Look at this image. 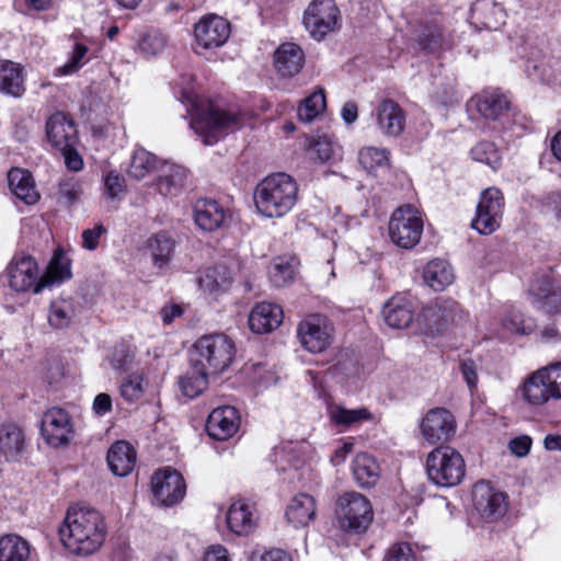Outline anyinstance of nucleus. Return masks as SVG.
Returning a JSON list of instances; mask_svg holds the SVG:
<instances>
[{"instance_id": "50", "label": "nucleus", "mask_w": 561, "mask_h": 561, "mask_svg": "<svg viewBox=\"0 0 561 561\" xmlns=\"http://www.w3.org/2000/svg\"><path fill=\"white\" fill-rule=\"evenodd\" d=\"M295 276L294 266L283 260L278 259L273 263L270 270V279L272 284L276 287H283L293 282Z\"/></svg>"}, {"instance_id": "26", "label": "nucleus", "mask_w": 561, "mask_h": 561, "mask_svg": "<svg viewBox=\"0 0 561 561\" xmlns=\"http://www.w3.org/2000/svg\"><path fill=\"white\" fill-rule=\"evenodd\" d=\"M285 516L289 524L296 526H308L314 523L317 517L316 500L307 493L296 495L288 504Z\"/></svg>"}, {"instance_id": "29", "label": "nucleus", "mask_w": 561, "mask_h": 561, "mask_svg": "<svg viewBox=\"0 0 561 561\" xmlns=\"http://www.w3.org/2000/svg\"><path fill=\"white\" fill-rule=\"evenodd\" d=\"M25 449L23 431L13 423L0 425V454L8 461H16Z\"/></svg>"}, {"instance_id": "61", "label": "nucleus", "mask_w": 561, "mask_h": 561, "mask_svg": "<svg viewBox=\"0 0 561 561\" xmlns=\"http://www.w3.org/2000/svg\"><path fill=\"white\" fill-rule=\"evenodd\" d=\"M104 185L107 195L114 198L124 190V178L112 171L106 175Z\"/></svg>"}, {"instance_id": "23", "label": "nucleus", "mask_w": 561, "mask_h": 561, "mask_svg": "<svg viewBox=\"0 0 561 561\" xmlns=\"http://www.w3.org/2000/svg\"><path fill=\"white\" fill-rule=\"evenodd\" d=\"M305 64L302 49L294 43L282 44L274 54V65L283 78H293L300 72Z\"/></svg>"}, {"instance_id": "6", "label": "nucleus", "mask_w": 561, "mask_h": 561, "mask_svg": "<svg viewBox=\"0 0 561 561\" xmlns=\"http://www.w3.org/2000/svg\"><path fill=\"white\" fill-rule=\"evenodd\" d=\"M334 328L323 314L312 313L305 317L297 325L300 345L310 353H322L333 342Z\"/></svg>"}, {"instance_id": "47", "label": "nucleus", "mask_w": 561, "mask_h": 561, "mask_svg": "<svg viewBox=\"0 0 561 561\" xmlns=\"http://www.w3.org/2000/svg\"><path fill=\"white\" fill-rule=\"evenodd\" d=\"M502 328L513 334H529L535 328L533 319L524 316L515 308H507L501 319Z\"/></svg>"}, {"instance_id": "3", "label": "nucleus", "mask_w": 561, "mask_h": 561, "mask_svg": "<svg viewBox=\"0 0 561 561\" xmlns=\"http://www.w3.org/2000/svg\"><path fill=\"white\" fill-rule=\"evenodd\" d=\"M236 357L233 342L225 334H206L193 345L191 363L210 375L225 371Z\"/></svg>"}, {"instance_id": "52", "label": "nucleus", "mask_w": 561, "mask_h": 561, "mask_svg": "<svg viewBox=\"0 0 561 561\" xmlns=\"http://www.w3.org/2000/svg\"><path fill=\"white\" fill-rule=\"evenodd\" d=\"M47 274L49 279L45 280L46 285L48 283L62 282L64 279L69 278L71 276V272L68 260L60 253H56L48 264Z\"/></svg>"}, {"instance_id": "5", "label": "nucleus", "mask_w": 561, "mask_h": 561, "mask_svg": "<svg viewBox=\"0 0 561 561\" xmlns=\"http://www.w3.org/2000/svg\"><path fill=\"white\" fill-rule=\"evenodd\" d=\"M423 227L421 213L412 205H403L392 213L388 229L396 245L411 250L420 242Z\"/></svg>"}, {"instance_id": "54", "label": "nucleus", "mask_w": 561, "mask_h": 561, "mask_svg": "<svg viewBox=\"0 0 561 561\" xmlns=\"http://www.w3.org/2000/svg\"><path fill=\"white\" fill-rule=\"evenodd\" d=\"M333 154V147L329 139L318 138L310 142L308 147V156L311 160L325 162L331 159Z\"/></svg>"}, {"instance_id": "46", "label": "nucleus", "mask_w": 561, "mask_h": 561, "mask_svg": "<svg viewBox=\"0 0 561 561\" xmlns=\"http://www.w3.org/2000/svg\"><path fill=\"white\" fill-rule=\"evenodd\" d=\"M471 158L486 164L492 170H497L502 164V154L494 142L480 141L470 150Z\"/></svg>"}, {"instance_id": "4", "label": "nucleus", "mask_w": 561, "mask_h": 561, "mask_svg": "<svg viewBox=\"0 0 561 561\" xmlns=\"http://www.w3.org/2000/svg\"><path fill=\"white\" fill-rule=\"evenodd\" d=\"M426 470L436 485L450 488L459 484L465 477L463 457L456 449L445 446L435 448L426 460Z\"/></svg>"}, {"instance_id": "12", "label": "nucleus", "mask_w": 561, "mask_h": 561, "mask_svg": "<svg viewBox=\"0 0 561 561\" xmlns=\"http://www.w3.org/2000/svg\"><path fill=\"white\" fill-rule=\"evenodd\" d=\"M339 18L333 0H312L304 12V25L314 38H322L331 32Z\"/></svg>"}, {"instance_id": "27", "label": "nucleus", "mask_w": 561, "mask_h": 561, "mask_svg": "<svg viewBox=\"0 0 561 561\" xmlns=\"http://www.w3.org/2000/svg\"><path fill=\"white\" fill-rule=\"evenodd\" d=\"M188 170L175 163H164L158 179L160 194L178 196L186 186Z\"/></svg>"}, {"instance_id": "55", "label": "nucleus", "mask_w": 561, "mask_h": 561, "mask_svg": "<svg viewBox=\"0 0 561 561\" xmlns=\"http://www.w3.org/2000/svg\"><path fill=\"white\" fill-rule=\"evenodd\" d=\"M456 309L457 305L455 302H444L443 305H437L436 307L428 309L427 312L430 313V317H436L438 320L437 331H440L443 327L454 321Z\"/></svg>"}, {"instance_id": "21", "label": "nucleus", "mask_w": 561, "mask_h": 561, "mask_svg": "<svg viewBox=\"0 0 561 561\" xmlns=\"http://www.w3.org/2000/svg\"><path fill=\"white\" fill-rule=\"evenodd\" d=\"M414 313V302L407 295L391 297L382 309L386 323L393 329L408 328L413 321Z\"/></svg>"}, {"instance_id": "1", "label": "nucleus", "mask_w": 561, "mask_h": 561, "mask_svg": "<svg viewBox=\"0 0 561 561\" xmlns=\"http://www.w3.org/2000/svg\"><path fill=\"white\" fill-rule=\"evenodd\" d=\"M298 197L296 181L286 173L263 179L254 190V205L267 218H280L289 213Z\"/></svg>"}, {"instance_id": "36", "label": "nucleus", "mask_w": 561, "mask_h": 561, "mask_svg": "<svg viewBox=\"0 0 561 561\" xmlns=\"http://www.w3.org/2000/svg\"><path fill=\"white\" fill-rule=\"evenodd\" d=\"M30 545L19 535L8 534L0 537V561H27Z\"/></svg>"}, {"instance_id": "7", "label": "nucleus", "mask_w": 561, "mask_h": 561, "mask_svg": "<svg viewBox=\"0 0 561 561\" xmlns=\"http://www.w3.org/2000/svg\"><path fill=\"white\" fill-rule=\"evenodd\" d=\"M504 197L496 187L485 188L479 198L471 227L481 234H491L500 228Z\"/></svg>"}, {"instance_id": "39", "label": "nucleus", "mask_w": 561, "mask_h": 561, "mask_svg": "<svg viewBox=\"0 0 561 561\" xmlns=\"http://www.w3.org/2000/svg\"><path fill=\"white\" fill-rule=\"evenodd\" d=\"M102 522L103 517L99 511L77 503L68 508L62 526H99Z\"/></svg>"}, {"instance_id": "59", "label": "nucleus", "mask_w": 561, "mask_h": 561, "mask_svg": "<svg viewBox=\"0 0 561 561\" xmlns=\"http://www.w3.org/2000/svg\"><path fill=\"white\" fill-rule=\"evenodd\" d=\"M107 232L102 224H96L91 229L82 231V247L85 250L94 251L99 247L100 238Z\"/></svg>"}, {"instance_id": "24", "label": "nucleus", "mask_w": 561, "mask_h": 561, "mask_svg": "<svg viewBox=\"0 0 561 561\" xmlns=\"http://www.w3.org/2000/svg\"><path fill=\"white\" fill-rule=\"evenodd\" d=\"M283 310L271 302L257 304L249 316L250 329L259 334L268 333L282 323Z\"/></svg>"}, {"instance_id": "25", "label": "nucleus", "mask_w": 561, "mask_h": 561, "mask_svg": "<svg viewBox=\"0 0 561 561\" xmlns=\"http://www.w3.org/2000/svg\"><path fill=\"white\" fill-rule=\"evenodd\" d=\"M8 183L12 194L26 205H33L39 199V194L30 171L12 168L8 172Z\"/></svg>"}, {"instance_id": "16", "label": "nucleus", "mask_w": 561, "mask_h": 561, "mask_svg": "<svg viewBox=\"0 0 561 561\" xmlns=\"http://www.w3.org/2000/svg\"><path fill=\"white\" fill-rule=\"evenodd\" d=\"M42 434L47 444L53 447L66 445L70 440L72 425L67 411L61 408H51L42 419Z\"/></svg>"}, {"instance_id": "31", "label": "nucleus", "mask_w": 561, "mask_h": 561, "mask_svg": "<svg viewBox=\"0 0 561 561\" xmlns=\"http://www.w3.org/2000/svg\"><path fill=\"white\" fill-rule=\"evenodd\" d=\"M546 371L540 368L533 373L522 388L524 399L533 405H541L553 400V393L545 377Z\"/></svg>"}, {"instance_id": "44", "label": "nucleus", "mask_w": 561, "mask_h": 561, "mask_svg": "<svg viewBox=\"0 0 561 561\" xmlns=\"http://www.w3.org/2000/svg\"><path fill=\"white\" fill-rule=\"evenodd\" d=\"M75 317L73 304L67 299L51 301L48 310V323L56 330L68 328Z\"/></svg>"}, {"instance_id": "14", "label": "nucleus", "mask_w": 561, "mask_h": 561, "mask_svg": "<svg viewBox=\"0 0 561 561\" xmlns=\"http://www.w3.org/2000/svg\"><path fill=\"white\" fill-rule=\"evenodd\" d=\"M64 547L77 556L96 551L105 538L104 528H58Z\"/></svg>"}, {"instance_id": "20", "label": "nucleus", "mask_w": 561, "mask_h": 561, "mask_svg": "<svg viewBox=\"0 0 561 561\" xmlns=\"http://www.w3.org/2000/svg\"><path fill=\"white\" fill-rule=\"evenodd\" d=\"M529 290L542 311L554 313L561 310V282L548 275L540 276L533 280Z\"/></svg>"}, {"instance_id": "28", "label": "nucleus", "mask_w": 561, "mask_h": 561, "mask_svg": "<svg viewBox=\"0 0 561 561\" xmlns=\"http://www.w3.org/2000/svg\"><path fill=\"white\" fill-rule=\"evenodd\" d=\"M106 459L114 474L126 477L135 467L136 451L129 443L118 440L110 447Z\"/></svg>"}, {"instance_id": "19", "label": "nucleus", "mask_w": 561, "mask_h": 561, "mask_svg": "<svg viewBox=\"0 0 561 561\" xmlns=\"http://www.w3.org/2000/svg\"><path fill=\"white\" fill-rule=\"evenodd\" d=\"M375 116L380 133L386 137L400 136L405 127L404 110L393 100H382L375 110Z\"/></svg>"}, {"instance_id": "22", "label": "nucleus", "mask_w": 561, "mask_h": 561, "mask_svg": "<svg viewBox=\"0 0 561 561\" xmlns=\"http://www.w3.org/2000/svg\"><path fill=\"white\" fill-rule=\"evenodd\" d=\"M193 211L196 226L204 231H215L227 220V210L215 199H197Z\"/></svg>"}, {"instance_id": "34", "label": "nucleus", "mask_w": 561, "mask_h": 561, "mask_svg": "<svg viewBox=\"0 0 561 561\" xmlns=\"http://www.w3.org/2000/svg\"><path fill=\"white\" fill-rule=\"evenodd\" d=\"M454 270L445 260H432L426 264L423 271L425 284L436 291L444 290L454 282Z\"/></svg>"}, {"instance_id": "35", "label": "nucleus", "mask_w": 561, "mask_h": 561, "mask_svg": "<svg viewBox=\"0 0 561 561\" xmlns=\"http://www.w3.org/2000/svg\"><path fill=\"white\" fill-rule=\"evenodd\" d=\"M353 474L360 488L375 486L380 477V468L377 460L365 453L356 455L353 460Z\"/></svg>"}, {"instance_id": "38", "label": "nucleus", "mask_w": 561, "mask_h": 561, "mask_svg": "<svg viewBox=\"0 0 561 561\" xmlns=\"http://www.w3.org/2000/svg\"><path fill=\"white\" fill-rule=\"evenodd\" d=\"M148 249L154 266L161 268L168 265L171 260L174 250V240L168 232L161 231L153 234L148 240Z\"/></svg>"}, {"instance_id": "40", "label": "nucleus", "mask_w": 561, "mask_h": 561, "mask_svg": "<svg viewBox=\"0 0 561 561\" xmlns=\"http://www.w3.org/2000/svg\"><path fill=\"white\" fill-rule=\"evenodd\" d=\"M209 375L191 363L190 370L180 379V388L183 394L191 399L201 394L207 388Z\"/></svg>"}, {"instance_id": "58", "label": "nucleus", "mask_w": 561, "mask_h": 561, "mask_svg": "<svg viewBox=\"0 0 561 561\" xmlns=\"http://www.w3.org/2000/svg\"><path fill=\"white\" fill-rule=\"evenodd\" d=\"M385 561H416V559L409 543L398 542L389 548Z\"/></svg>"}, {"instance_id": "60", "label": "nucleus", "mask_w": 561, "mask_h": 561, "mask_svg": "<svg viewBox=\"0 0 561 561\" xmlns=\"http://www.w3.org/2000/svg\"><path fill=\"white\" fill-rule=\"evenodd\" d=\"M133 362V354L125 347H116L110 359L111 366L114 369H125Z\"/></svg>"}, {"instance_id": "43", "label": "nucleus", "mask_w": 561, "mask_h": 561, "mask_svg": "<svg viewBox=\"0 0 561 561\" xmlns=\"http://www.w3.org/2000/svg\"><path fill=\"white\" fill-rule=\"evenodd\" d=\"M330 419L336 426L351 427L370 421L373 415L366 408L346 409L337 405L330 410Z\"/></svg>"}, {"instance_id": "32", "label": "nucleus", "mask_w": 561, "mask_h": 561, "mask_svg": "<svg viewBox=\"0 0 561 561\" xmlns=\"http://www.w3.org/2000/svg\"><path fill=\"white\" fill-rule=\"evenodd\" d=\"M231 283L232 273L229 267L222 264L207 268L198 279L201 289L211 296L225 293Z\"/></svg>"}, {"instance_id": "56", "label": "nucleus", "mask_w": 561, "mask_h": 561, "mask_svg": "<svg viewBox=\"0 0 561 561\" xmlns=\"http://www.w3.org/2000/svg\"><path fill=\"white\" fill-rule=\"evenodd\" d=\"M548 386L552 389L553 400L561 399V362L542 367Z\"/></svg>"}, {"instance_id": "13", "label": "nucleus", "mask_w": 561, "mask_h": 561, "mask_svg": "<svg viewBox=\"0 0 561 561\" xmlns=\"http://www.w3.org/2000/svg\"><path fill=\"white\" fill-rule=\"evenodd\" d=\"M151 491L159 505L173 506L183 500L186 485L178 471L165 468L152 476Z\"/></svg>"}, {"instance_id": "2", "label": "nucleus", "mask_w": 561, "mask_h": 561, "mask_svg": "<svg viewBox=\"0 0 561 561\" xmlns=\"http://www.w3.org/2000/svg\"><path fill=\"white\" fill-rule=\"evenodd\" d=\"M193 106L191 127L205 145H214L225 135L242 126V117L230 111L220 110L213 104L197 105L191 91L183 92V101Z\"/></svg>"}, {"instance_id": "42", "label": "nucleus", "mask_w": 561, "mask_h": 561, "mask_svg": "<svg viewBox=\"0 0 561 561\" xmlns=\"http://www.w3.org/2000/svg\"><path fill=\"white\" fill-rule=\"evenodd\" d=\"M158 159L151 152L140 148L133 156L127 169L129 176L141 180L158 168Z\"/></svg>"}, {"instance_id": "62", "label": "nucleus", "mask_w": 561, "mask_h": 561, "mask_svg": "<svg viewBox=\"0 0 561 561\" xmlns=\"http://www.w3.org/2000/svg\"><path fill=\"white\" fill-rule=\"evenodd\" d=\"M251 561H293L291 557L284 550L273 548L262 553L254 552Z\"/></svg>"}, {"instance_id": "11", "label": "nucleus", "mask_w": 561, "mask_h": 561, "mask_svg": "<svg viewBox=\"0 0 561 561\" xmlns=\"http://www.w3.org/2000/svg\"><path fill=\"white\" fill-rule=\"evenodd\" d=\"M454 415L445 408H433L422 417L420 431L428 445L448 442L456 433Z\"/></svg>"}, {"instance_id": "51", "label": "nucleus", "mask_w": 561, "mask_h": 561, "mask_svg": "<svg viewBox=\"0 0 561 561\" xmlns=\"http://www.w3.org/2000/svg\"><path fill=\"white\" fill-rule=\"evenodd\" d=\"M89 48L80 43H76L68 61L56 69V75L68 76L77 72L83 66V58Z\"/></svg>"}, {"instance_id": "37", "label": "nucleus", "mask_w": 561, "mask_h": 561, "mask_svg": "<svg viewBox=\"0 0 561 561\" xmlns=\"http://www.w3.org/2000/svg\"><path fill=\"white\" fill-rule=\"evenodd\" d=\"M260 522L256 505L245 500L233 502L227 512L228 526H254Z\"/></svg>"}, {"instance_id": "49", "label": "nucleus", "mask_w": 561, "mask_h": 561, "mask_svg": "<svg viewBox=\"0 0 561 561\" xmlns=\"http://www.w3.org/2000/svg\"><path fill=\"white\" fill-rule=\"evenodd\" d=\"M147 387V381L141 373H133L126 376L119 387L121 396L129 402L139 400L144 394Z\"/></svg>"}, {"instance_id": "9", "label": "nucleus", "mask_w": 561, "mask_h": 561, "mask_svg": "<svg viewBox=\"0 0 561 561\" xmlns=\"http://www.w3.org/2000/svg\"><path fill=\"white\" fill-rule=\"evenodd\" d=\"M7 275L9 286L19 293L33 289L38 294L46 286L45 279L39 278L37 263L27 255L13 257L7 267Z\"/></svg>"}, {"instance_id": "57", "label": "nucleus", "mask_w": 561, "mask_h": 561, "mask_svg": "<svg viewBox=\"0 0 561 561\" xmlns=\"http://www.w3.org/2000/svg\"><path fill=\"white\" fill-rule=\"evenodd\" d=\"M484 16L482 24L488 30H497L504 22V11L496 4H483Z\"/></svg>"}, {"instance_id": "53", "label": "nucleus", "mask_w": 561, "mask_h": 561, "mask_svg": "<svg viewBox=\"0 0 561 561\" xmlns=\"http://www.w3.org/2000/svg\"><path fill=\"white\" fill-rule=\"evenodd\" d=\"M164 37L158 32H150L144 35L139 42V49L146 56H154L163 50Z\"/></svg>"}, {"instance_id": "10", "label": "nucleus", "mask_w": 561, "mask_h": 561, "mask_svg": "<svg viewBox=\"0 0 561 561\" xmlns=\"http://www.w3.org/2000/svg\"><path fill=\"white\" fill-rule=\"evenodd\" d=\"M335 514L347 526H369L374 519L370 501L362 493L352 491L340 495L335 504Z\"/></svg>"}, {"instance_id": "64", "label": "nucleus", "mask_w": 561, "mask_h": 561, "mask_svg": "<svg viewBox=\"0 0 561 561\" xmlns=\"http://www.w3.org/2000/svg\"><path fill=\"white\" fill-rule=\"evenodd\" d=\"M65 158L67 168L71 171L78 172L83 168V160L76 150V147L59 150Z\"/></svg>"}, {"instance_id": "17", "label": "nucleus", "mask_w": 561, "mask_h": 561, "mask_svg": "<svg viewBox=\"0 0 561 561\" xmlns=\"http://www.w3.org/2000/svg\"><path fill=\"white\" fill-rule=\"evenodd\" d=\"M240 423L239 411L231 405H222L208 415L206 431L216 440H227L238 432Z\"/></svg>"}, {"instance_id": "63", "label": "nucleus", "mask_w": 561, "mask_h": 561, "mask_svg": "<svg viewBox=\"0 0 561 561\" xmlns=\"http://www.w3.org/2000/svg\"><path fill=\"white\" fill-rule=\"evenodd\" d=\"M508 447L515 456L525 457L530 451L531 438L527 435L515 437L510 442Z\"/></svg>"}, {"instance_id": "45", "label": "nucleus", "mask_w": 561, "mask_h": 561, "mask_svg": "<svg viewBox=\"0 0 561 561\" xmlns=\"http://www.w3.org/2000/svg\"><path fill=\"white\" fill-rule=\"evenodd\" d=\"M419 44L423 50L436 51L442 47H447L449 41L439 25L426 23L419 30Z\"/></svg>"}, {"instance_id": "41", "label": "nucleus", "mask_w": 561, "mask_h": 561, "mask_svg": "<svg viewBox=\"0 0 561 561\" xmlns=\"http://www.w3.org/2000/svg\"><path fill=\"white\" fill-rule=\"evenodd\" d=\"M358 161L369 173L387 170L390 165L389 151L386 148L364 147L358 152Z\"/></svg>"}, {"instance_id": "33", "label": "nucleus", "mask_w": 561, "mask_h": 561, "mask_svg": "<svg viewBox=\"0 0 561 561\" xmlns=\"http://www.w3.org/2000/svg\"><path fill=\"white\" fill-rule=\"evenodd\" d=\"M0 91L20 98L25 91L23 68L10 60H0Z\"/></svg>"}, {"instance_id": "15", "label": "nucleus", "mask_w": 561, "mask_h": 561, "mask_svg": "<svg viewBox=\"0 0 561 561\" xmlns=\"http://www.w3.org/2000/svg\"><path fill=\"white\" fill-rule=\"evenodd\" d=\"M474 507L486 523H496L507 510L505 495L486 483H477L472 491Z\"/></svg>"}, {"instance_id": "8", "label": "nucleus", "mask_w": 561, "mask_h": 561, "mask_svg": "<svg viewBox=\"0 0 561 561\" xmlns=\"http://www.w3.org/2000/svg\"><path fill=\"white\" fill-rule=\"evenodd\" d=\"M229 22L217 15H204L194 26L195 50H210L221 47L230 36Z\"/></svg>"}, {"instance_id": "48", "label": "nucleus", "mask_w": 561, "mask_h": 561, "mask_svg": "<svg viewBox=\"0 0 561 561\" xmlns=\"http://www.w3.org/2000/svg\"><path fill=\"white\" fill-rule=\"evenodd\" d=\"M325 110V95L323 89H318L304 100L298 107V117L301 122L310 123Z\"/></svg>"}, {"instance_id": "30", "label": "nucleus", "mask_w": 561, "mask_h": 561, "mask_svg": "<svg viewBox=\"0 0 561 561\" xmlns=\"http://www.w3.org/2000/svg\"><path fill=\"white\" fill-rule=\"evenodd\" d=\"M478 112L486 119L496 121L510 110V101L499 90L483 91L472 99Z\"/></svg>"}, {"instance_id": "18", "label": "nucleus", "mask_w": 561, "mask_h": 561, "mask_svg": "<svg viewBox=\"0 0 561 561\" xmlns=\"http://www.w3.org/2000/svg\"><path fill=\"white\" fill-rule=\"evenodd\" d=\"M46 137L56 150L76 147L78 131L71 118L61 112L54 113L46 123Z\"/></svg>"}]
</instances>
